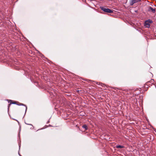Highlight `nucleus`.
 <instances>
[{
	"label": "nucleus",
	"instance_id": "f257e3e1",
	"mask_svg": "<svg viewBox=\"0 0 156 156\" xmlns=\"http://www.w3.org/2000/svg\"><path fill=\"white\" fill-rule=\"evenodd\" d=\"M100 8L104 12L107 13H111L113 12V11L109 9H106L102 6H100Z\"/></svg>",
	"mask_w": 156,
	"mask_h": 156
},
{
	"label": "nucleus",
	"instance_id": "f03ea898",
	"mask_svg": "<svg viewBox=\"0 0 156 156\" xmlns=\"http://www.w3.org/2000/svg\"><path fill=\"white\" fill-rule=\"evenodd\" d=\"M147 10L148 12H152L154 13H155V9L151 7L150 6L148 7Z\"/></svg>",
	"mask_w": 156,
	"mask_h": 156
},
{
	"label": "nucleus",
	"instance_id": "7ed1b4c3",
	"mask_svg": "<svg viewBox=\"0 0 156 156\" xmlns=\"http://www.w3.org/2000/svg\"><path fill=\"white\" fill-rule=\"evenodd\" d=\"M140 1V0H131L130 1V4L131 5H133L134 3L138 2Z\"/></svg>",
	"mask_w": 156,
	"mask_h": 156
},
{
	"label": "nucleus",
	"instance_id": "20e7f679",
	"mask_svg": "<svg viewBox=\"0 0 156 156\" xmlns=\"http://www.w3.org/2000/svg\"><path fill=\"white\" fill-rule=\"evenodd\" d=\"M144 26L147 28H149L150 27V24L146 20L144 23Z\"/></svg>",
	"mask_w": 156,
	"mask_h": 156
},
{
	"label": "nucleus",
	"instance_id": "39448f33",
	"mask_svg": "<svg viewBox=\"0 0 156 156\" xmlns=\"http://www.w3.org/2000/svg\"><path fill=\"white\" fill-rule=\"evenodd\" d=\"M82 127L83 128H84L85 129V130H87V127L86 125H84Z\"/></svg>",
	"mask_w": 156,
	"mask_h": 156
},
{
	"label": "nucleus",
	"instance_id": "423d86ee",
	"mask_svg": "<svg viewBox=\"0 0 156 156\" xmlns=\"http://www.w3.org/2000/svg\"><path fill=\"white\" fill-rule=\"evenodd\" d=\"M123 146L121 145H118L116 146L117 148H122L123 147Z\"/></svg>",
	"mask_w": 156,
	"mask_h": 156
},
{
	"label": "nucleus",
	"instance_id": "0eeeda50",
	"mask_svg": "<svg viewBox=\"0 0 156 156\" xmlns=\"http://www.w3.org/2000/svg\"><path fill=\"white\" fill-rule=\"evenodd\" d=\"M147 22L150 24V23H153V21L150 20H147Z\"/></svg>",
	"mask_w": 156,
	"mask_h": 156
},
{
	"label": "nucleus",
	"instance_id": "6e6552de",
	"mask_svg": "<svg viewBox=\"0 0 156 156\" xmlns=\"http://www.w3.org/2000/svg\"><path fill=\"white\" fill-rule=\"evenodd\" d=\"M10 104L9 105H10L11 104H16L15 102H12V101L11 100H10Z\"/></svg>",
	"mask_w": 156,
	"mask_h": 156
},
{
	"label": "nucleus",
	"instance_id": "1a4fd4ad",
	"mask_svg": "<svg viewBox=\"0 0 156 156\" xmlns=\"http://www.w3.org/2000/svg\"><path fill=\"white\" fill-rule=\"evenodd\" d=\"M151 82H153L154 81V80H151Z\"/></svg>",
	"mask_w": 156,
	"mask_h": 156
},
{
	"label": "nucleus",
	"instance_id": "9d476101",
	"mask_svg": "<svg viewBox=\"0 0 156 156\" xmlns=\"http://www.w3.org/2000/svg\"><path fill=\"white\" fill-rule=\"evenodd\" d=\"M27 107H26V110H27Z\"/></svg>",
	"mask_w": 156,
	"mask_h": 156
},
{
	"label": "nucleus",
	"instance_id": "9b49d317",
	"mask_svg": "<svg viewBox=\"0 0 156 156\" xmlns=\"http://www.w3.org/2000/svg\"><path fill=\"white\" fill-rule=\"evenodd\" d=\"M28 124V125H30V124ZM30 125H32H32H31V124H30Z\"/></svg>",
	"mask_w": 156,
	"mask_h": 156
}]
</instances>
